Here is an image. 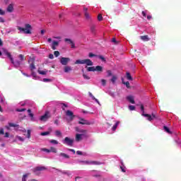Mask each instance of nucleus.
<instances>
[{
  "label": "nucleus",
  "mask_w": 181,
  "mask_h": 181,
  "mask_svg": "<svg viewBox=\"0 0 181 181\" xmlns=\"http://www.w3.org/2000/svg\"><path fill=\"white\" fill-rule=\"evenodd\" d=\"M1 52L3 53V54H5V56H7V57H8V59H10L12 64H13L14 67L18 68V67H21V62L19 61H13V58H12V55H11V54L9 52H8V51H6V49H5V48H1Z\"/></svg>",
  "instance_id": "nucleus-1"
},
{
  "label": "nucleus",
  "mask_w": 181,
  "mask_h": 181,
  "mask_svg": "<svg viewBox=\"0 0 181 181\" xmlns=\"http://www.w3.org/2000/svg\"><path fill=\"white\" fill-rule=\"evenodd\" d=\"M29 104H30V101L29 100H24L21 102L19 103V105H21V107H24L17 108L16 111H17V112H23V111H26V108L29 107Z\"/></svg>",
  "instance_id": "nucleus-2"
},
{
  "label": "nucleus",
  "mask_w": 181,
  "mask_h": 181,
  "mask_svg": "<svg viewBox=\"0 0 181 181\" xmlns=\"http://www.w3.org/2000/svg\"><path fill=\"white\" fill-rule=\"evenodd\" d=\"M140 108H141V112H142L141 115H142L143 117H146L148 118V121H152V119L156 118V115H155V113H152V114H151V115H149V114H144V112H145V109H144V105H141Z\"/></svg>",
  "instance_id": "nucleus-3"
},
{
  "label": "nucleus",
  "mask_w": 181,
  "mask_h": 181,
  "mask_svg": "<svg viewBox=\"0 0 181 181\" xmlns=\"http://www.w3.org/2000/svg\"><path fill=\"white\" fill-rule=\"evenodd\" d=\"M79 163H81V165H103V163L99 162V161H94V160H81V161H79Z\"/></svg>",
  "instance_id": "nucleus-4"
},
{
  "label": "nucleus",
  "mask_w": 181,
  "mask_h": 181,
  "mask_svg": "<svg viewBox=\"0 0 181 181\" xmlns=\"http://www.w3.org/2000/svg\"><path fill=\"white\" fill-rule=\"evenodd\" d=\"M36 69V66H35V62L33 61L32 63L30 64V70L31 71V76L34 80H39V76L36 75V73L33 71Z\"/></svg>",
  "instance_id": "nucleus-5"
},
{
  "label": "nucleus",
  "mask_w": 181,
  "mask_h": 181,
  "mask_svg": "<svg viewBox=\"0 0 181 181\" xmlns=\"http://www.w3.org/2000/svg\"><path fill=\"white\" fill-rule=\"evenodd\" d=\"M75 64H86V66H93V63L91 62L90 59H77L75 62Z\"/></svg>",
  "instance_id": "nucleus-6"
},
{
  "label": "nucleus",
  "mask_w": 181,
  "mask_h": 181,
  "mask_svg": "<svg viewBox=\"0 0 181 181\" xmlns=\"http://www.w3.org/2000/svg\"><path fill=\"white\" fill-rule=\"evenodd\" d=\"M30 25L25 24V28L22 27H18V30H20V32H21L22 33L29 34L30 33Z\"/></svg>",
  "instance_id": "nucleus-7"
},
{
  "label": "nucleus",
  "mask_w": 181,
  "mask_h": 181,
  "mask_svg": "<svg viewBox=\"0 0 181 181\" xmlns=\"http://www.w3.org/2000/svg\"><path fill=\"white\" fill-rule=\"evenodd\" d=\"M62 144L67 145L68 146H73V144H74V139L69 137H65V139L62 141Z\"/></svg>",
  "instance_id": "nucleus-8"
},
{
  "label": "nucleus",
  "mask_w": 181,
  "mask_h": 181,
  "mask_svg": "<svg viewBox=\"0 0 181 181\" xmlns=\"http://www.w3.org/2000/svg\"><path fill=\"white\" fill-rule=\"evenodd\" d=\"M66 117H68V118L66 119V121H68V122H71V121H73L74 119V117H76L74 115V113H73L71 110H66Z\"/></svg>",
  "instance_id": "nucleus-9"
},
{
  "label": "nucleus",
  "mask_w": 181,
  "mask_h": 181,
  "mask_svg": "<svg viewBox=\"0 0 181 181\" xmlns=\"http://www.w3.org/2000/svg\"><path fill=\"white\" fill-rule=\"evenodd\" d=\"M51 117L52 115H50V112L47 111L43 115L40 117V121H42V122H46V121H47V119H49V118H50Z\"/></svg>",
  "instance_id": "nucleus-10"
},
{
  "label": "nucleus",
  "mask_w": 181,
  "mask_h": 181,
  "mask_svg": "<svg viewBox=\"0 0 181 181\" xmlns=\"http://www.w3.org/2000/svg\"><path fill=\"white\" fill-rule=\"evenodd\" d=\"M69 62H70V58L69 57H61L60 59V63L62 66H67Z\"/></svg>",
  "instance_id": "nucleus-11"
},
{
  "label": "nucleus",
  "mask_w": 181,
  "mask_h": 181,
  "mask_svg": "<svg viewBox=\"0 0 181 181\" xmlns=\"http://www.w3.org/2000/svg\"><path fill=\"white\" fill-rule=\"evenodd\" d=\"M79 119L78 124L81 125H91V122H88L87 119L83 118H79Z\"/></svg>",
  "instance_id": "nucleus-12"
},
{
  "label": "nucleus",
  "mask_w": 181,
  "mask_h": 181,
  "mask_svg": "<svg viewBox=\"0 0 181 181\" xmlns=\"http://www.w3.org/2000/svg\"><path fill=\"white\" fill-rule=\"evenodd\" d=\"M46 170V168H45L44 166H38L33 169V172L34 173H35V175H37V172H42V170Z\"/></svg>",
  "instance_id": "nucleus-13"
},
{
  "label": "nucleus",
  "mask_w": 181,
  "mask_h": 181,
  "mask_svg": "<svg viewBox=\"0 0 181 181\" xmlns=\"http://www.w3.org/2000/svg\"><path fill=\"white\" fill-rule=\"evenodd\" d=\"M97 153H87L86 152H82V156H88V158H97Z\"/></svg>",
  "instance_id": "nucleus-14"
},
{
  "label": "nucleus",
  "mask_w": 181,
  "mask_h": 181,
  "mask_svg": "<svg viewBox=\"0 0 181 181\" xmlns=\"http://www.w3.org/2000/svg\"><path fill=\"white\" fill-rule=\"evenodd\" d=\"M126 99L129 103H131V104H135V98L132 95H128L126 97Z\"/></svg>",
  "instance_id": "nucleus-15"
},
{
  "label": "nucleus",
  "mask_w": 181,
  "mask_h": 181,
  "mask_svg": "<svg viewBox=\"0 0 181 181\" xmlns=\"http://www.w3.org/2000/svg\"><path fill=\"white\" fill-rule=\"evenodd\" d=\"M65 42H67L68 43H69V45H71V49H74V47H76L74 42L71 40H70L69 38H66Z\"/></svg>",
  "instance_id": "nucleus-16"
},
{
  "label": "nucleus",
  "mask_w": 181,
  "mask_h": 181,
  "mask_svg": "<svg viewBox=\"0 0 181 181\" xmlns=\"http://www.w3.org/2000/svg\"><path fill=\"white\" fill-rule=\"evenodd\" d=\"M84 136V134H77L76 135V141H77V142H79V141H81V139H83V136Z\"/></svg>",
  "instance_id": "nucleus-17"
},
{
  "label": "nucleus",
  "mask_w": 181,
  "mask_h": 181,
  "mask_svg": "<svg viewBox=\"0 0 181 181\" xmlns=\"http://www.w3.org/2000/svg\"><path fill=\"white\" fill-rule=\"evenodd\" d=\"M89 94V97H90V98L92 100H93L94 101H95V103H97V104H98L100 105V101H98V99L95 98V97H94L93 95V93H91L90 92L88 93Z\"/></svg>",
  "instance_id": "nucleus-18"
},
{
  "label": "nucleus",
  "mask_w": 181,
  "mask_h": 181,
  "mask_svg": "<svg viewBox=\"0 0 181 181\" xmlns=\"http://www.w3.org/2000/svg\"><path fill=\"white\" fill-rule=\"evenodd\" d=\"M59 46V42L53 41L52 44V50H56V47Z\"/></svg>",
  "instance_id": "nucleus-19"
},
{
  "label": "nucleus",
  "mask_w": 181,
  "mask_h": 181,
  "mask_svg": "<svg viewBox=\"0 0 181 181\" xmlns=\"http://www.w3.org/2000/svg\"><path fill=\"white\" fill-rule=\"evenodd\" d=\"M119 125V121H117L112 127V131L113 132H115L117 128H118V126Z\"/></svg>",
  "instance_id": "nucleus-20"
},
{
  "label": "nucleus",
  "mask_w": 181,
  "mask_h": 181,
  "mask_svg": "<svg viewBox=\"0 0 181 181\" xmlns=\"http://www.w3.org/2000/svg\"><path fill=\"white\" fill-rule=\"evenodd\" d=\"M140 39H141V40H144V42H149L150 40L148 35H142L140 37Z\"/></svg>",
  "instance_id": "nucleus-21"
},
{
  "label": "nucleus",
  "mask_w": 181,
  "mask_h": 181,
  "mask_svg": "<svg viewBox=\"0 0 181 181\" xmlns=\"http://www.w3.org/2000/svg\"><path fill=\"white\" fill-rule=\"evenodd\" d=\"M122 83L126 86L127 88H131V86H129V81L124 82V78H122Z\"/></svg>",
  "instance_id": "nucleus-22"
},
{
  "label": "nucleus",
  "mask_w": 181,
  "mask_h": 181,
  "mask_svg": "<svg viewBox=\"0 0 181 181\" xmlns=\"http://www.w3.org/2000/svg\"><path fill=\"white\" fill-rule=\"evenodd\" d=\"M120 169L123 173L127 172V168H125V165H124V163L122 161H121Z\"/></svg>",
  "instance_id": "nucleus-23"
},
{
  "label": "nucleus",
  "mask_w": 181,
  "mask_h": 181,
  "mask_svg": "<svg viewBox=\"0 0 181 181\" xmlns=\"http://www.w3.org/2000/svg\"><path fill=\"white\" fill-rule=\"evenodd\" d=\"M76 132H80L81 134H86V131L83 129H80L78 127H76Z\"/></svg>",
  "instance_id": "nucleus-24"
},
{
  "label": "nucleus",
  "mask_w": 181,
  "mask_h": 181,
  "mask_svg": "<svg viewBox=\"0 0 181 181\" xmlns=\"http://www.w3.org/2000/svg\"><path fill=\"white\" fill-rule=\"evenodd\" d=\"M64 73H69V71H71V66H64Z\"/></svg>",
  "instance_id": "nucleus-25"
},
{
  "label": "nucleus",
  "mask_w": 181,
  "mask_h": 181,
  "mask_svg": "<svg viewBox=\"0 0 181 181\" xmlns=\"http://www.w3.org/2000/svg\"><path fill=\"white\" fill-rule=\"evenodd\" d=\"M13 11V6L12 4H10L7 7V12H12Z\"/></svg>",
  "instance_id": "nucleus-26"
},
{
  "label": "nucleus",
  "mask_w": 181,
  "mask_h": 181,
  "mask_svg": "<svg viewBox=\"0 0 181 181\" xmlns=\"http://www.w3.org/2000/svg\"><path fill=\"white\" fill-rule=\"evenodd\" d=\"M16 138L18 141H20L21 142H25V138H23L21 136H16Z\"/></svg>",
  "instance_id": "nucleus-27"
},
{
  "label": "nucleus",
  "mask_w": 181,
  "mask_h": 181,
  "mask_svg": "<svg viewBox=\"0 0 181 181\" xmlns=\"http://www.w3.org/2000/svg\"><path fill=\"white\" fill-rule=\"evenodd\" d=\"M86 68L87 69L88 71H95V67L94 66H90V67L86 66Z\"/></svg>",
  "instance_id": "nucleus-28"
},
{
  "label": "nucleus",
  "mask_w": 181,
  "mask_h": 181,
  "mask_svg": "<svg viewBox=\"0 0 181 181\" xmlns=\"http://www.w3.org/2000/svg\"><path fill=\"white\" fill-rule=\"evenodd\" d=\"M59 156H62L63 158H65V159H69V158H70V156H69V155H67L64 153H61L59 154Z\"/></svg>",
  "instance_id": "nucleus-29"
},
{
  "label": "nucleus",
  "mask_w": 181,
  "mask_h": 181,
  "mask_svg": "<svg viewBox=\"0 0 181 181\" xmlns=\"http://www.w3.org/2000/svg\"><path fill=\"white\" fill-rule=\"evenodd\" d=\"M163 129L165 132H167V134H172V132H170V129H169L168 127L164 126Z\"/></svg>",
  "instance_id": "nucleus-30"
},
{
  "label": "nucleus",
  "mask_w": 181,
  "mask_h": 181,
  "mask_svg": "<svg viewBox=\"0 0 181 181\" xmlns=\"http://www.w3.org/2000/svg\"><path fill=\"white\" fill-rule=\"evenodd\" d=\"M95 71H103V66H97L95 68Z\"/></svg>",
  "instance_id": "nucleus-31"
},
{
  "label": "nucleus",
  "mask_w": 181,
  "mask_h": 181,
  "mask_svg": "<svg viewBox=\"0 0 181 181\" xmlns=\"http://www.w3.org/2000/svg\"><path fill=\"white\" fill-rule=\"evenodd\" d=\"M126 77L127 80L132 81V76H131V74H129V72H127Z\"/></svg>",
  "instance_id": "nucleus-32"
},
{
  "label": "nucleus",
  "mask_w": 181,
  "mask_h": 181,
  "mask_svg": "<svg viewBox=\"0 0 181 181\" xmlns=\"http://www.w3.org/2000/svg\"><path fill=\"white\" fill-rule=\"evenodd\" d=\"M40 135L42 136H46L47 135H50V132H41Z\"/></svg>",
  "instance_id": "nucleus-33"
},
{
  "label": "nucleus",
  "mask_w": 181,
  "mask_h": 181,
  "mask_svg": "<svg viewBox=\"0 0 181 181\" xmlns=\"http://www.w3.org/2000/svg\"><path fill=\"white\" fill-rule=\"evenodd\" d=\"M30 134H31V131L30 129H28L27 131V135L24 134V135L28 138V139H30Z\"/></svg>",
  "instance_id": "nucleus-34"
},
{
  "label": "nucleus",
  "mask_w": 181,
  "mask_h": 181,
  "mask_svg": "<svg viewBox=\"0 0 181 181\" xmlns=\"http://www.w3.org/2000/svg\"><path fill=\"white\" fill-rule=\"evenodd\" d=\"M49 152H52L53 153H57V149L54 147H51L49 149Z\"/></svg>",
  "instance_id": "nucleus-35"
},
{
  "label": "nucleus",
  "mask_w": 181,
  "mask_h": 181,
  "mask_svg": "<svg viewBox=\"0 0 181 181\" xmlns=\"http://www.w3.org/2000/svg\"><path fill=\"white\" fill-rule=\"evenodd\" d=\"M30 173H26L23 176L22 181H26V179H28V176H29Z\"/></svg>",
  "instance_id": "nucleus-36"
},
{
  "label": "nucleus",
  "mask_w": 181,
  "mask_h": 181,
  "mask_svg": "<svg viewBox=\"0 0 181 181\" xmlns=\"http://www.w3.org/2000/svg\"><path fill=\"white\" fill-rule=\"evenodd\" d=\"M50 144H52L53 145H57L59 144V141L57 140L52 139L49 141Z\"/></svg>",
  "instance_id": "nucleus-37"
},
{
  "label": "nucleus",
  "mask_w": 181,
  "mask_h": 181,
  "mask_svg": "<svg viewBox=\"0 0 181 181\" xmlns=\"http://www.w3.org/2000/svg\"><path fill=\"white\" fill-rule=\"evenodd\" d=\"M84 11H85V17L86 18V19H90V14L88 13L87 8H84Z\"/></svg>",
  "instance_id": "nucleus-38"
},
{
  "label": "nucleus",
  "mask_w": 181,
  "mask_h": 181,
  "mask_svg": "<svg viewBox=\"0 0 181 181\" xmlns=\"http://www.w3.org/2000/svg\"><path fill=\"white\" fill-rule=\"evenodd\" d=\"M117 76H113L111 78V81L112 83V84H115V81H117Z\"/></svg>",
  "instance_id": "nucleus-39"
},
{
  "label": "nucleus",
  "mask_w": 181,
  "mask_h": 181,
  "mask_svg": "<svg viewBox=\"0 0 181 181\" xmlns=\"http://www.w3.org/2000/svg\"><path fill=\"white\" fill-rule=\"evenodd\" d=\"M39 74H42V76H45V74H47V71H40L38 70Z\"/></svg>",
  "instance_id": "nucleus-40"
},
{
  "label": "nucleus",
  "mask_w": 181,
  "mask_h": 181,
  "mask_svg": "<svg viewBox=\"0 0 181 181\" xmlns=\"http://www.w3.org/2000/svg\"><path fill=\"white\" fill-rule=\"evenodd\" d=\"M55 135H56V136H62V132L59 130H57L55 132Z\"/></svg>",
  "instance_id": "nucleus-41"
},
{
  "label": "nucleus",
  "mask_w": 181,
  "mask_h": 181,
  "mask_svg": "<svg viewBox=\"0 0 181 181\" xmlns=\"http://www.w3.org/2000/svg\"><path fill=\"white\" fill-rule=\"evenodd\" d=\"M1 103L3 104V105H6V102H5V98H1Z\"/></svg>",
  "instance_id": "nucleus-42"
},
{
  "label": "nucleus",
  "mask_w": 181,
  "mask_h": 181,
  "mask_svg": "<svg viewBox=\"0 0 181 181\" xmlns=\"http://www.w3.org/2000/svg\"><path fill=\"white\" fill-rule=\"evenodd\" d=\"M28 115L30 117L31 121H35L34 115L33 113H30Z\"/></svg>",
  "instance_id": "nucleus-43"
},
{
  "label": "nucleus",
  "mask_w": 181,
  "mask_h": 181,
  "mask_svg": "<svg viewBox=\"0 0 181 181\" xmlns=\"http://www.w3.org/2000/svg\"><path fill=\"white\" fill-rule=\"evenodd\" d=\"M129 110L130 111H134V110H135V106H134V105H129Z\"/></svg>",
  "instance_id": "nucleus-44"
},
{
  "label": "nucleus",
  "mask_w": 181,
  "mask_h": 181,
  "mask_svg": "<svg viewBox=\"0 0 181 181\" xmlns=\"http://www.w3.org/2000/svg\"><path fill=\"white\" fill-rule=\"evenodd\" d=\"M54 54L55 57H59V56L60 55V52H59V51H55L54 52Z\"/></svg>",
  "instance_id": "nucleus-45"
},
{
  "label": "nucleus",
  "mask_w": 181,
  "mask_h": 181,
  "mask_svg": "<svg viewBox=\"0 0 181 181\" xmlns=\"http://www.w3.org/2000/svg\"><path fill=\"white\" fill-rule=\"evenodd\" d=\"M42 151L43 152H47V153H50V149L42 148Z\"/></svg>",
  "instance_id": "nucleus-46"
},
{
  "label": "nucleus",
  "mask_w": 181,
  "mask_h": 181,
  "mask_svg": "<svg viewBox=\"0 0 181 181\" xmlns=\"http://www.w3.org/2000/svg\"><path fill=\"white\" fill-rule=\"evenodd\" d=\"M83 77L85 78V80H90V76L86 75L85 74H83Z\"/></svg>",
  "instance_id": "nucleus-47"
},
{
  "label": "nucleus",
  "mask_w": 181,
  "mask_h": 181,
  "mask_svg": "<svg viewBox=\"0 0 181 181\" xmlns=\"http://www.w3.org/2000/svg\"><path fill=\"white\" fill-rule=\"evenodd\" d=\"M107 74L108 77L112 76V72L111 71V70L107 71Z\"/></svg>",
  "instance_id": "nucleus-48"
},
{
  "label": "nucleus",
  "mask_w": 181,
  "mask_h": 181,
  "mask_svg": "<svg viewBox=\"0 0 181 181\" xmlns=\"http://www.w3.org/2000/svg\"><path fill=\"white\" fill-rule=\"evenodd\" d=\"M101 83L102 86H105V84H107V81H105V79H102Z\"/></svg>",
  "instance_id": "nucleus-49"
},
{
  "label": "nucleus",
  "mask_w": 181,
  "mask_h": 181,
  "mask_svg": "<svg viewBox=\"0 0 181 181\" xmlns=\"http://www.w3.org/2000/svg\"><path fill=\"white\" fill-rule=\"evenodd\" d=\"M90 30L93 33H94V31L95 30V27L94 25H92L90 27Z\"/></svg>",
  "instance_id": "nucleus-50"
},
{
  "label": "nucleus",
  "mask_w": 181,
  "mask_h": 181,
  "mask_svg": "<svg viewBox=\"0 0 181 181\" xmlns=\"http://www.w3.org/2000/svg\"><path fill=\"white\" fill-rule=\"evenodd\" d=\"M0 15L1 16L5 15V11L2 10V8H0Z\"/></svg>",
  "instance_id": "nucleus-51"
},
{
  "label": "nucleus",
  "mask_w": 181,
  "mask_h": 181,
  "mask_svg": "<svg viewBox=\"0 0 181 181\" xmlns=\"http://www.w3.org/2000/svg\"><path fill=\"white\" fill-rule=\"evenodd\" d=\"M89 57H97V55L90 52V53H89Z\"/></svg>",
  "instance_id": "nucleus-52"
},
{
  "label": "nucleus",
  "mask_w": 181,
  "mask_h": 181,
  "mask_svg": "<svg viewBox=\"0 0 181 181\" xmlns=\"http://www.w3.org/2000/svg\"><path fill=\"white\" fill-rule=\"evenodd\" d=\"M98 21H103V16H101V14H99V15L98 16Z\"/></svg>",
  "instance_id": "nucleus-53"
},
{
  "label": "nucleus",
  "mask_w": 181,
  "mask_h": 181,
  "mask_svg": "<svg viewBox=\"0 0 181 181\" xmlns=\"http://www.w3.org/2000/svg\"><path fill=\"white\" fill-rule=\"evenodd\" d=\"M98 57L100 59V60H103V62H105V58H104V57L99 55Z\"/></svg>",
  "instance_id": "nucleus-54"
},
{
  "label": "nucleus",
  "mask_w": 181,
  "mask_h": 181,
  "mask_svg": "<svg viewBox=\"0 0 181 181\" xmlns=\"http://www.w3.org/2000/svg\"><path fill=\"white\" fill-rule=\"evenodd\" d=\"M43 81L44 83H47L48 81H52V80L49 78H43Z\"/></svg>",
  "instance_id": "nucleus-55"
},
{
  "label": "nucleus",
  "mask_w": 181,
  "mask_h": 181,
  "mask_svg": "<svg viewBox=\"0 0 181 181\" xmlns=\"http://www.w3.org/2000/svg\"><path fill=\"white\" fill-rule=\"evenodd\" d=\"M9 127H18L17 124H13V123H9Z\"/></svg>",
  "instance_id": "nucleus-56"
},
{
  "label": "nucleus",
  "mask_w": 181,
  "mask_h": 181,
  "mask_svg": "<svg viewBox=\"0 0 181 181\" xmlns=\"http://www.w3.org/2000/svg\"><path fill=\"white\" fill-rule=\"evenodd\" d=\"M68 151H69V152H72L74 154L76 153V151L74 149L68 148Z\"/></svg>",
  "instance_id": "nucleus-57"
},
{
  "label": "nucleus",
  "mask_w": 181,
  "mask_h": 181,
  "mask_svg": "<svg viewBox=\"0 0 181 181\" xmlns=\"http://www.w3.org/2000/svg\"><path fill=\"white\" fill-rule=\"evenodd\" d=\"M4 22H5V20L4 19V18L0 17V23H4Z\"/></svg>",
  "instance_id": "nucleus-58"
},
{
  "label": "nucleus",
  "mask_w": 181,
  "mask_h": 181,
  "mask_svg": "<svg viewBox=\"0 0 181 181\" xmlns=\"http://www.w3.org/2000/svg\"><path fill=\"white\" fill-rule=\"evenodd\" d=\"M0 134L1 135H4V134H5V132H4V129L2 128H0Z\"/></svg>",
  "instance_id": "nucleus-59"
},
{
  "label": "nucleus",
  "mask_w": 181,
  "mask_h": 181,
  "mask_svg": "<svg viewBox=\"0 0 181 181\" xmlns=\"http://www.w3.org/2000/svg\"><path fill=\"white\" fill-rule=\"evenodd\" d=\"M49 59H54V56L53 55V54H49Z\"/></svg>",
  "instance_id": "nucleus-60"
},
{
  "label": "nucleus",
  "mask_w": 181,
  "mask_h": 181,
  "mask_svg": "<svg viewBox=\"0 0 181 181\" xmlns=\"http://www.w3.org/2000/svg\"><path fill=\"white\" fill-rule=\"evenodd\" d=\"M66 107H67V105L66 104H62V108L64 111V108H66Z\"/></svg>",
  "instance_id": "nucleus-61"
},
{
  "label": "nucleus",
  "mask_w": 181,
  "mask_h": 181,
  "mask_svg": "<svg viewBox=\"0 0 181 181\" xmlns=\"http://www.w3.org/2000/svg\"><path fill=\"white\" fill-rule=\"evenodd\" d=\"M77 155H83V152L80 151H76Z\"/></svg>",
  "instance_id": "nucleus-62"
},
{
  "label": "nucleus",
  "mask_w": 181,
  "mask_h": 181,
  "mask_svg": "<svg viewBox=\"0 0 181 181\" xmlns=\"http://www.w3.org/2000/svg\"><path fill=\"white\" fill-rule=\"evenodd\" d=\"M54 124H55V125H59V119H55Z\"/></svg>",
  "instance_id": "nucleus-63"
},
{
  "label": "nucleus",
  "mask_w": 181,
  "mask_h": 181,
  "mask_svg": "<svg viewBox=\"0 0 181 181\" xmlns=\"http://www.w3.org/2000/svg\"><path fill=\"white\" fill-rule=\"evenodd\" d=\"M18 57H19V59H21V60H23V55L20 54V55L18 56Z\"/></svg>",
  "instance_id": "nucleus-64"
}]
</instances>
